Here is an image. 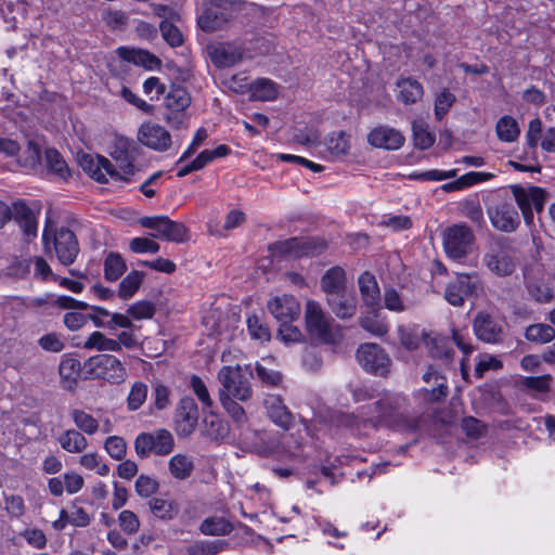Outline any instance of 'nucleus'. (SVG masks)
Returning a JSON list of instances; mask_svg holds the SVG:
<instances>
[{"instance_id": "obj_53", "label": "nucleus", "mask_w": 555, "mask_h": 555, "mask_svg": "<svg viewBox=\"0 0 555 555\" xmlns=\"http://www.w3.org/2000/svg\"><path fill=\"white\" fill-rule=\"evenodd\" d=\"M147 385L143 382H134L127 397V408L129 411L139 410L147 398Z\"/></svg>"}, {"instance_id": "obj_48", "label": "nucleus", "mask_w": 555, "mask_h": 555, "mask_svg": "<svg viewBox=\"0 0 555 555\" xmlns=\"http://www.w3.org/2000/svg\"><path fill=\"white\" fill-rule=\"evenodd\" d=\"M526 338L530 341L546 344L555 338V330L548 324H532L526 330Z\"/></svg>"}, {"instance_id": "obj_15", "label": "nucleus", "mask_w": 555, "mask_h": 555, "mask_svg": "<svg viewBox=\"0 0 555 555\" xmlns=\"http://www.w3.org/2000/svg\"><path fill=\"white\" fill-rule=\"evenodd\" d=\"M482 262L489 271L499 276L512 274L516 267L509 253L501 245L492 246L485 255Z\"/></svg>"}, {"instance_id": "obj_57", "label": "nucleus", "mask_w": 555, "mask_h": 555, "mask_svg": "<svg viewBox=\"0 0 555 555\" xmlns=\"http://www.w3.org/2000/svg\"><path fill=\"white\" fill-rule=\"evenodd\" d=\"M219 401L233 422L237 425H244L247 422L245 410L236 402V399H230L229 397L223 396Z\"/></svg>"}, {"instance_id": "obj_34", "label": "nucleus", "mask_w": 555, "mask_h": 555, "mask_svg": "<svg viewBox=\"0 0 555 555\" xmlns=\"http://www.w3.org/2000/svg\"><path fill=\"white\" fill-rule=\"evenodd\" d=\"M57 441L61 448L68 453H82L88 448L87 438L76 429L65 430L60 435Z\"/></svg>"}, {"instance_id": "obj_4", "label": "nucleus", "mask_w": 555, "mask_h": 555, "mask_svg": "<svg viewBox=\"0 0 555 555\" xmlns=\"http://www.w3.org/2000/svg\"><path fill=\"white\" fill-rule=\"evenodd\" d=\"M217 378L220 383L219 399H222L223 396L240 401H247L251 398L253 389L249 378L243 373L240 365L222 366L217 374Z\"/></svg>"}, {"instance_id": "obj_12", "label": "nucleus", "mask_w": 555, "mask_h": 555, "mask_svg": "<svg viewBox=\"0 0 555 555\" xmlns=\"http://www.w3.org/2000/svg\"><path fill=\"white\" fill-rule=\"evenodd\" d=\"M138 141L156 152H166L172 144L169 131L155 122H143L138 130Z\"/></svg>"}, {"instance_id": "obj_7", "label": "nucleus", "mask_w": 555, "mask_h": 555, "mask_svg": "<svg viewBox=\"0 0 555 555\" xmlns=\"http://www.w3.org/2000/svg\"><path fill=\"white\" fill-rule=\"evenodd\" d=\"M305 321L311 338L321 343L333 340L331 319L325 314L319 302L314 300L306 302Z\"/></svg>"}, {"instance_id": "obj_43", "label": "nucleus", "mask_w": 555, "mask_h": 555, "mask_svg": "<svg viewBox=\"0 0 555 555\" xmlns=\"http://www.w3.org/2000/svg\"><path fill=\"white\" fill-rule=\"evenodd\" d=\"M199 530L206 535H225L233 530V526L224 517L214 516L206 518L202 522Z\"/></svg>"}, {"instance_id": "obj_31", "label": "nucleus", "mask_w": 555, "mask_h": 555, "mask_svg": "<svg viewBox=\"0 0 555 555\" xmlns=\"http://www.w3.org/2000/svg\"><path fill=\"white\" fill-rule=\"evenodd\" d=\"M327 153L333 158H340L349 153L350 135L344 131L331 132L324 140Z\"/></svg>"}, {"instance_id": "obj_41", "label": "nucleus", "mask_w": 555, "mask_h": 555, "mask_svg": "<svg viewBox=\"0 0 555 555\" xmlns=\"http://www.w3.org/2000/svg\"><path fill=\"white\" fill-rule=\"evenodd\" d=\"M127 264L121 255L109 253L104 260V278L109 282L117 281L126 271Z\"/></svg>"}, {"instance_id": "obj_24", "label": "nucleus", "mask_w": 555, "mask_h": 555, "mask_svg": "<svg viewBox=\"0 0 555 555\" xmlns=\"http://www.w3.org/2000/svg\"><path fill=\"white\" fill-rule=\"evenodd\" d=\"M327 304L339 319H350L357 311L356 297L347 291L327 296Z\"/></svg>"}, {"instance_id": "obj_50", "label": "nucleus", "mask_w": 555, "mask_h": 555, "mask_svg": "<svg viewBox=\"0 0 555 555\" xmlns=\"http://www.w3.org/2000/svg\"><path fill=\"white\" fill-rule=\"evenodd\" d=\"M413 140L416 147L427 150L435 143V134L428 130L423 121H414L412 125Z\"/></svg>"}, {"instance_id": "obj_25", "label": "nucleus", "mask_w": 555, "mask_h": 555, "mask_svg": "<svg viewBox=\"0 0 555 555\" xmlns=\"http://www.w3.org/2000/svg\"><path fill=\"white\" fill-rule=\"evenodd\" d=\"M359 289L365 306L379 308L380 289L376 278L370 272H363L358 279Z\"/></svg>"}, {"instance_id": "obj_33", "label": "nucleus", "mask_w": 555, "mask_h": 555, "mask_svg": "<svg viewBox=\"0 0 555 555\" xmlns=\"http://www.w3.org/2000/svg\"><path fill=\"white\" fill-rule=\"evenodd\" d=\"M80 370L81 364L77 359L65 358L61 361L59 373L62 380V387L64 389L72 390L75 388Z\"/></svg>"}, {"instance_id": "obj_19", "label": "nucleus", "mask_w": 555, "mask_h": 555, "mask_svg": "<svg viewBox=\"0 0 555 555\" xmlns=\"http://www.w3.org/2000/svg\"><path fill=\"white\" fill-rule=\"evenodd\" d=\"M474 332L480 340L494 344L501 338L502 325L490 314L479 312L474 320Z\"/></svg>"}, {"instance_id": "obj_44", "label": "nucleus", "mask_w": 555, "mask_h": 555, "mask_svg": "<svg viewBox=\"0 0 555 555\" xmlns=\"http://www.w3.org/2000/svg\"><path fill=\"white\" fill-rule=\"evenodd\" d=\"M144 274L140 271H130L120 282L118 296L121 299H130L140 288Z\"/></svg>"}, {"instance_id": "obj_22", "label": "nucleus", "mask_w": 555, "mask_h": 555, "mask_svg": "<svg viewBox=\"0 0 555 555\" xmlns=\"http://www.w3.org/2000/svg\"><path fill=\"white\" fill-rule=\"evenodd\" d=\"M475 287L468 274H459L456 281L447 286L444 298L450 305L460 307L464 304V299L474 293Z\"/></svg>"}, {"instance_id": "obj_59", "label": "nucleus", "mask_w": 555, "mask_h": 555, "mask_svg": "<svg viewBox=\"0 0 555 555\" xmlns=\"http://www.w3.org/2000/svg\"><path fill=\"white\" fill-rule=\"evenodd\" d=\"M104 449L114 460H122L127 452V443L119 436H109L104 442Z\"/></svg>"}, {"instance_id": "obj_47", "label": "nucleus", "mask_w": 555, "mask_h": 555, "mask_svg": "<svg viewBox=\"0 0 555 555\" xmlns=\"http://www.w3.org/2000/svg\"><path fill=\"white\" fill-rule=\"evenodd\" d=\"M495 129L499 139L504 142H514L520 132L517 121L511 116L500 118Z\"/></svg>"}, {"instance_id": "obj_30", "label": "nucleus", "mask_w": 555, "mask_h": 555, "mask_svg": "<svg viewBox=\"0 0 555 555\" xmlns=\"http://www.w3.org/2000/svg\"><path fill=\"white\" fill-rule=\"evenodd\" d=\"M204 412L203 434L212 440L225 438L229 434L228 424L212 409Z\"/></svg>"}, {"instance_id": "obj_17", "label": "nucleus", "mask_w": 555, "mask_h": 555, "mask_svg": "<svg viewBox=\"0 0 555 555\" xmlns=\"http://www.w3.org/2000/svg\"><path fill=\"white\" fill-rule=\"evenodd\" d=\"M369 143L377 149L399 150L404 143L402 133L388 126L374 128L367 135Z\"/></svg>"}, {"instance_id": "obj_23", "label": "nucleus", "mask_w": 555, "mask_h": 555, "mask_svg": "<svg viewBox=\"0 0 555 555\" xmlns=\"http://www.w3.org/2000/svg\"><path fill=\"white\" fill-rule=\"evenodd\" d=\"M116 52L124 61L142 66L149 70L159 68L162 65L160 60L146 50L120 47Z\"/></svg>"}, {"instance_id": "obj_6", "label": "nucleus", "mask_w": 555, "mask_h": 555, "mask_svg": "<svg viewBox=\"0 0 555 555\" xmlns=\"http://www.w3.org/2000/svg\"><path fill=\"white\" fill-rule=\"evenodd\" d=\"M173 448V436L164 428L152 433H141L134 439V450L141 459L149 457L151 454L165 456L171 453Z\"/></svg>"}, {"instance_id": "obj_8", "label": "nucleus", "mask_w": 555, "mask_h": 555, "mask_svg": "<svg viewBox=\"0 0 555 555\" xmlns=\"http://www.w3.org/2000/svg\"><path fill=\"white\" fill-rule=\"evenodd\" d=\"M360 365L367 372L385 376L389 372L391 361L387 353L376 344H363L357 351Z\"/></svg>"}, {"instance_id": "obj_62", "label": "nucleus", "mask_w": 555, "mask_h": 555, "mask_svg": "<svg viewBox=\"0 0 555 555\" xmlns=\"http://www.w3.org/2000/svg\"><path fill=\"white\" fill-rule=\"evenodd\" d=\"M529 295L538 302H547L553 298L552 289L542 281L528 282Z\"/></svg>"}, {"instance_id": "obj_35", "label": "nucleus", "mask_w": 555, "mask_h": 555, "mask_svg": "<svg viewBox=\"0 0 555 555\" xmlns=\"http://www.w3.org/2000/svg\"><path fill=\"white\" fill-rule=\"evenodd\" d=\"M170 475L177 480H185L191 477L194 470L193 459L186 454L178 453L168 462Z\"/></svg>"}, {"instance_id": "obj_45", "label": "nucleus", "mask_w": 555, "mask_h": 555, "mask_svg": "<svg viewBox=\"0 0 555 555\" xmlns=\"http://www.w3.org/2000/svg\"><path fill=\"white\" fill-rule=\"evenodd\" d=\"M189 386L201 402L203 411L214 409L215 401L212 400L205 382L199 376L191 375L189 378Z\"/></svg>"}, {"instance_id": "obj_54", "label": "nucleus", "mask_w": 555, "mask_h": 555, "mask_svg": "<svg viewBox=\"0 0 555 555\" xmlns=\"http://www.w3.org/2000/svg\"><path fill=\"white\" fill-rule=\"evenodd\" d=\"M551 380L552 376L548 374L541 376H525L519 379L518 385L521 388L537 393H546L550 390Z\"/></svg>"}, {"instance_id": "obj_58", "label": "nucleus", "mask_w": 555, "mask_h": 555, "mask_svg": "<svg viewBox=\"0 0 555 555\" xmlns=\"http://www.w3.org/2000/svg\"><path fill=\"white\" fill-rule=\"evenodd\" d=\"M160 33L164 40L171 47H179L183 42L180 29L172 21H162L159 24Z\"/></svg>"}, {"instance_id": "obj_1", "label": "nucleus", "mask_w": 555, "mask_h": 555, "mask_svg": "<svg viewBox=\"0 0 555 555\" xmlns=\"http://www.w3.org/2000/svg\"><path fill=\"white\" fill-rule=\"evenodd\" d=\"M406 400L401 395L388 393L369 406L366 421L374 426L384 425L402 433H414L420 427V420L405 415Z\"/></svg>"}, {"instance_id": "obj_55", "label": "nucleus", "mask_w": 555, "mask_h": 555, "mask_svg": "<svg viewBox=\"0 0 555 555\" xmlns=\"http://www.w3.org/2000/svg\"><path fill=\"white\" fill-rule=\"evenodd\" d=\"M455 102V95L447 88L442 89L435 99V117L441 120Z\"/></svg>"}, {"instance_id": "obj_2", "label": "nucleus", "mask_w": 555, "mask_h": 555, "mask_svg": "<svg viewBox=\"0 0 555 555\" xmlns=\"http://www.w3.org/2000/svg\"><path fill=\"white\" fill-rule=\"evenodd\" d=\"M42 243L46 254L55 253L59 261L64 266L72 264L79 253V245L73 231L61 228L53 231L47 223L42 233Z\"/></svg>"}, {"instance_id": "obj_20", "label": "nucleus", "mask_w": 555, "mask_h": 555, "mask_svg": "<svg viewBox=\"0 0 555 555\" xmlns=\"http://www.w3.org/2000/svg\"><path fill=\"white\" fill-rule=\"evenodd\" d=\"M274 254L299 258L317 253V246L311 238H289L273 246Z\"/></svg>"}, {"instance_id": "obj_60", "label": "nucleus", "mask_w": 555, "mask_h": 555, "mask_svg": "<svg viewBox=\"0 0 555 555\" xmlns=\"http://www.w3.org/2000/svg\"><path fill=\"white\" fill-rule=\"evenodd\" d=\"M360 325L366 332L375 336H384L388 332V325L378 319L377 314H370L360 319Z\"/></svg>"}, {"instance_id": "obj_28", "label": "nucleus", "mask_w": 555, "mask_h": 555, "mask_svg": "<svg viewBox=\"0 0 555 555\" xmlns=\"http://www.w3.org/2000/svg\"><path fill=\"white\" fill-rule=\"evenodd\" d=\"M493 177L494 175L491 172L470 171L451 182L442 184L441 190L444 192L462 191L473 185L489 181Z\"/></svg>"}, {"instance_id": "obj_29", "label": "nucleus", "mask_w": 555, "mask_h": 555, "mask_svg": "<svg viewBox=\"0 0 555 555\" xmlns=\"http://www.w3.org/2000/svg\"><path fill=\"white\" fill-rule=\"evenodd\" d=\"M321 288L327 295H334L346 291V272L341 267L335 266L328 269L321 279Z\"/></svg>"}, {"instance_id": "obj_64", "label": "nucleus", "mask_w": 555, "mask_h": 555, "mask_svg": "<svg viewBox=\"0 0 555 555\" xmlns=\"http://www.w3.org/2000/svg\"><path fill=\"white\" fill-rule=\"evenodd\" d=\"M189 555H215L220 551V544L212 541H197L188 546Z\"/></svg>"}, {"instance_id": "obj_14", "label": "nucleus", "mask_w": 555, "mask_h": 555, "mask_svg": "<svg viewBox=\"0 0 555 555\" xmlns=\"http://www.w3.org/2000/svg\"><path fill=\"white\" fill-rule=\"evenodd\" d=\"M267 309L280 323H291L300 314V305L298 300L292 296L283 294L270 299Z\"/></svg>"}, {"instance_id": "obj_63", "label": "nucleus", "mask_w": 555, "mask_h": 555, "mask_svg": "<svg viewBox=\"0 0 555 555\" xmlns=\"http://www.w3.org/2000/svg\"><path fill=\"white\" fill-rule=\"evenodd\" d=\"M129 248L134 254H156L160 247L150 237H134L130 241Z\"/></svg>"}, {"instance_id": "obj_10", "label": "nucleus", "mask_w": 555, "mask_h": 555, "mask_svg": "<svg viewBox=\"0 0 555 555\" xmlns=\"http://www.w3.org/2000/svg\"><path fill=\"white\" fill-rule=\"evenodd\" d=\"M422 379L426 384L425 387L415 392V397L424 403H434L443 400L448 393L447 378L437 372L433 366L423 374Z\"/></svg>"}, {"instance_id": "obj_36", "label": "nucleus", "mask_w": 555, "mask_h": 555, "mask_svg": "<svg viewBox=\"0 0 555 555\" xmlns=\"http://www.w3.org/2000/svg\"><path fill=\"white\" fill-rule=\"evenodd\" d=\"M400 344L408 350H416L422 343H426L428 333L420 327H398Z\"/></svg>"}, {"instance_id": "obj_42", "label": "nucleus", "mask_w": 555, "mask_h": 555, "mask_svg": "<svg viewBox=\"0 0 555 555\" xmlns=\"http://www.w3.org/2000/svg\"><path fill=\"white\" fill-rule=\"evenodd\" d=\"M152 514L160 519H172L178 514V505L172 500L153 498L149 502Z\"/></svg>"}, {"instance_id": "obj_40", "label": "nucleus", "mask_w": 555, "mask_h": 555, "mask_svg": "<svg viewBox=\"0 0 555 555\" xmlns=\"http://www.w3.org/2000/svg\"><path fill=\"white\" fill-rule=\"evenodd\" d=\"M14 218L20 222L24 233L35 236L37 233V221L33 211L24 203H15Z\"/></svg>"}, {"instance_id": "obj_39", "label": "nucleus", "mask_w": 555, "mask_h": 555, "mask_svg": "<svg viewBox=\"0 0 555 555\" xmlns=\"http://www.w3.org/2000/svg\"><path fill=\"white\" fill-rule=\"evenodd\" d=\"M82 347L87 350H96L100 352H118V345L115 344V338H109L99 331L91 333L83 341Z\"/></svg>"}, {"instance_id": "obj_26", "label": "nucleus", "mask_w": 555, "mask_h": 555, "mask_svg": "<svg viewBox=\"0 0 555 555\" xmlns=\"http://www.w3.org/2000/svg\"><path fill=\"white\" fill-rule=\"evenodd\" d=\"M264 406L268 416L278 426L287 429L292 424V414L287 408L283 404L280 397L275 395H269L264 399Z\"/></svg>"}, {"instance_id": "obj_52", "label": "nucleus", "mask_w": 555, "mask_h": 555, "mask_svg": "<svg viewBox=\"0 0 555 555\" xmlns=\"http://www.w3.org/2000/svg\"><path fill=\"white\" fill-rule=\"evenodd\" d=\"M46 163L48 169L61 179H67L69 177L67 164L56 150L50 149L46 151Z\"/></svg>"}, {"instance_id": "obj_13", "label": "nucleus", "mask_w": 555, "mask_h": 555, "mask_svg": "<svg viewBox=\"0 0 555 555\" xmlns=\"http://www.w3.org/2000/svg\"><path fill=\"white\" fill-rule=\"evenodd\" d=\"M78 163L82 170L99 182H107L108 178L119 177L112 163L102 156L81 154Z\"/></svg>"}, {"instance_id": "obj_38", "label": "nucleus", "mask_w": 555, "mask_h": 555, "mask_svg": "<svg viewBox=\"0 0 555 555\" xmlns=\"http://www.w3.org/2000/svg\"><path fill=\"white\" fill-rule=\"evenodd\" d=\"M190 103L188 91L180 86H172L165 98V106L172 113L183 112Z\"/></svg>"}, {"instance_id": "obj_61", "label": "nucleus", "mask_w": 555, "mask_h": 555, "mask_svg": "<svg viewBox=\"0 0 555 555\" xmlns=\"http://www.w3.org/2000/svg\"><path fill=\"white\" fill-rule=\"evenodd\" d=\"M531 189L528 191L518 190L515 192L516 202L522 212L526 224L530 225L533 222V212L531 204Z\"/></svg>"}, {"instance_id": "obj_32", "label": "nucleus", "mask_w": 555, "mask_h": 555, "mask_svg": "<svg viewBox=\"0 0 555 555\" xmlns=\"http://www.w3.org/2000/svg\"><path fill=\"white\" fill-rule=\"evenodd\" d=\"M250 99L254 101H273L279 90L274 81L268 78H258L249 86Z\"/></svg>"}, {"instance_id": "obj_56", "label": "nucleus", "mask_w": 555, "mask_h": 555, "mask_svg": "<svg viewBox=\"0 0 555 555\" xmlns=\"http://www.w3.org/2000/svg\"><path fill=\"white\" fill-rule=\"evenodd\" d=\"M247 330L250 337L257 341L266 343L270 340L271 334L269 327L257 315L248 317Z\"/></svg>"}, {"instance_id": "obj_11", "label": "nucleus", "mask_w": 555, "mask_h": 555, "mask_svg": "<svg viewBox=\"0 0 555 555\" xmlns=\"http://www.w3.org/2000/svg\"><path fill=\"white\" fill-rule=\"evenodd\" d=\"M198 424V406L189 396L180 399L175 414V428L180 437L191 436Z\"/></svg>"}, {"instance_id": "obj_37", "label": "nucleus", "mask_w": 555, "mask_h": 555, "mask_svg": "<svg viewBox=\"0 0 555 555\" xmlns=\"http://www.w3.org/2000/svg\"><path fill=\"white\" fill-rule=\"evenodd\" d=\"M425 347L433 358L440 359L447 364L452 361L453 351L448 346L446 338L439 335L431 336V334L428 333Z\"/></svg>"}, {"instance_id": "obj_5", "label": "nucleus", "mask_w": 555, "mask_h": 555, "mask_svg": "<svg viewBox=\"0 0 555 555\" xmlns=\"http://www.w3.org/2000/svg\"><path fill=\"white\" fill-rule=\"evenodd\" d=\"M447 256L455 261H462L474 248L475 235L465 224H453L447 228L442 236Z\"/></svg>"}, {"instance_id": "obj_21", "label": "nucleus", "mask_w": 555, "mask_h": 555, "mask_svg": "<svg viewBox=\"0 0 555 555\" xmlns=\"http://www.w3.org/2000/svg\"><path fill=\"white\" fill-rule=\"evenodd\" d=\"M133 146L128 140H119L116 149L113 153V157L116 160L117 167L119 168V177L113 179H122L128 181V176H132L135 171L133 160Z\"/></svg>"}, {"instance_id": "obj_16", "label": "nucleus", "mask_w": 555, "mask_h": 555, "mask_svg": "<svg viewBox=\"0 0 555 555\" xmlns=\"http://www.w3.org/2000/svg\"><path fill=\"white\" fill-rule=\"evenodd\" d=\"M209 57L214 65L219 68L232 67L243 57L242 49L229 42H219L207 48Z\"/></svg>"}, {"instance_id": "obj_51", "label": "nucleus", "mask_w": 555, "mask_h": 555, "mask_svg": "<svg viewBox=\"0 0 555 555\" xmlns=\"http://www.w3.org/2000/svg\"><path fill=\"white\" fill-rule=\"evenodd\" d=\"M229 154L230 149L224 144L218 145L214 150H204L193 159V167L201 170L215 159L225 157Z\"/></svg>"}, {"instance_id": "obj_3", "label": "nucleus", "mask_w": 555, "mask_h": 555, "mask_svg": "<svg viewBox=\"0 0 555 555\" xmlns=\"http://www.w3.org/2000/svg\"><path fill=\"white\" fill-rule=\"evenodd\" d=\"M85 373L92 379H103L112 385L122 384L128 378L125 364L115 356L101 353L85 361Z\"/></svg>"}, {"instance_id": "obj_27", "label": "nucleus", "mask_w": 555, "mask_h": 555, "mask_svg": "<svg viewBox=\"0 0 555 555\" xmlns=\"http://www.w3.org/2000/svg\"><path fill=\"white\" fill-rule=\"evenodd\" d=\"M397 100L404 105L418 102L424 95L423 86L415 79L401 78L396 83Z\"/></svg>"}, {"instance_id": "obj_9", "label": "nucleus", "mask_w": 555, "mask_h": 555, "mask_svg": "<svg viewBox=\"0 0 555 555\" xmlns=\"http://www.w3.org/2000/svg\"><path fill=\"white\" fill-rule=\"evenodd\" d=\"M140 224L154 232L152 237L162 238L171 242H182L185 237L186 230L183 224L175 222L165 216L144 217L140 220Z\"/></svg>"}, {"instance_id": "obj_49", "label": "nucleus", "mask_w": 555, "mask_h": 555, "mask_svg": "<svg viewBox=\"0 0 555 555\" xmlns=\"http://www.w3.org/2000/svg\"><path fill=\"white\" fill-rule=\"evenodd\" d=\"M79 464L88 470H93L104 477L109 474V466L103 461L102 456L95 452L85 453L79 457Z\"/></svg>"}, {"instance_id": "obj_46", "label": "nucleus", "mask_w": 555, "mask_h": 555, "mask_svg": "<svg viewBox=\"0 0 555 555\" xmlns=\"http://www.w3.org/2000/svg\"><path fill=\"white\" fill-rule=\"evenodd\" d=\"M70 415L74 424L80 433L94 435L98 431L100 427L99 421L91 414L80 409H74Z\"/></svg>"}, {"instance_id": "obj_18", "label": "nucleus", "mask_w": 555, "mask_h": 555, "mask_svg": "<svg viewBox=\"0 0 555 555\" xmlns=\"http://www.w3.org/2000/svg\"><path fill=\"white\" fill-rule=\"evenodd\" d=\"M492 225L503 232H513L519 224L518 212L513 205L500 204L489 210Z\"/></svg>"}]
</instances>
